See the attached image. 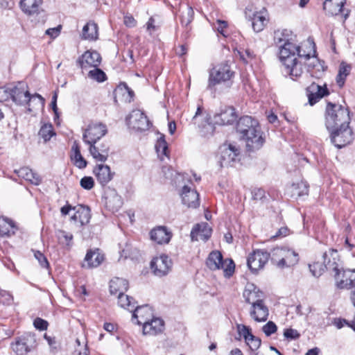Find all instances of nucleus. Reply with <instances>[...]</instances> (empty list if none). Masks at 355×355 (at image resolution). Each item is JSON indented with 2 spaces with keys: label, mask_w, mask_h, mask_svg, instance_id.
Masks as SVG:
<instances>
[{
  "label": "nucleus",
  "mask_w": 355,
  "mask_h": 355,
  "mask_svg": "<svg viewBox=\"0 0 355 355\" xmlns=\"http://www.w3.org/2000/svg\"><path fill=\"white\" fill-rule=\"evenodd\" d=\"M279 59L284 67V73L289 75L293 80H297L304 74V64L299 58H310L309 54H302L300 47L291 42L284 43L279 48Z\"/></svg>",
  "instance_id": "1"
},
{
  "label": "nucleus",
  "mask_w": 355,
  "mask_h": 355,
  "mask_svg": "<svg viewBox=\"0 0 355 355\" xmlns=\"http://www.w3.org/2000/svg\"><path fill=\"white\" fill-rule=\"evenodd\" d=\"M236 131L246 142L249 150L259 149L264 141L258 122L251 116H244L236 124Z\"/></svg>",
  "instance_id": "2"
},
{
  "label": "nucleus",
  "mask_w": 355,
  "mask_h": 355,
  "mask_svg": "<svg viewBox=\"0 0 355 355\" xmlns=\"http://www.w3.org/2000/svg\"><path fill=\"white\" fill-rule=\"evenodd\" d=\"M10 94L13 102L19 105H28L30 112L33 111L32 103L37 108L42 107L44 105V98L38 94L31 95L27 84L24 82H19L11 87Z\"/></svg>",
  "instance_id": "3"
},
{
  "label": "nucleus",
  "mask_w": 355,
  "mask_h": 355,
  "mask_svg": "<svg viewBox=\"0 0 355 355\" xmlns=\"http://www.w3.org/2000/svg\"><path fill=\"white\" fill-rule=\"evenodd\" d=\"M349 112L345 107L328 103L326 108L325 125L327 129L336 128L349 124Z\"/></svg>",
  "instance_id": "4"
},
{
  "label": "nucleus",
  "mask_w": 355,
  "mask_h": 355,
  "mask_svg": "<svg viewBox=\"0 0 355 355\" xmlns=\"http://www.w3.org/2000/svg\"><path fill=\"white\" fill-rule=\"evenodd\" d=\"M234 72L231 70L227 64H220L213 67L210 72L208 80V89H212L216 85L225 83L229 88L232 84V78Z\"/></svg>",
  "instance_id": "5"
},
{
  "label": "nucleus",
  "mask_w": 355,
  "mask_h": 355,
  "mask_svg": "<svg viewBox=\"0 0 355 355\" xmlns=\"http://www.w3.org/2000/svg\"><path fill=\"white\" fill-rule=\"evenodd\" d=\"M207 267L211 270L222 269L226 277H230L234 272L235 265L232 259H223L219 251L211 252L206 261Z\"/></svg>",
  "instance_id": "6"
},
{
  "label": "nucleus",
  "mask_w": 355,
  "mask_h": 355,
  "mask_svg": "<svg viewBox=\"0 0 355 355\" xmlns=\"http://www.w3.org/2000/svg\"><path fill=\"white\" fill-rule=\"evenodd\" d=\"M349 124L336 128L327 129L330 132L331 142L338 148H342L349 144L354 139V133Z\"/></svg>",
  "instance_id": "7"
},
{
  "label": "nucleus",
  "mask_w": 355,
  "mask_h": 355,
  "mask_svg": "<svg viewBox=\"0 0 355 355\" xmlns=\"http://www.w3.org/2000/svg\"><path fill=\"white\" fill-rule=\"evenodd\" d=\"M220 165L221 167H232L240 161V149L232 144H224L220 148Z\"/></svg>",
  "instance_id": "8"
},
{
  "label": "nucleus",
  "mask_w": 355,
  "mask_h": 355,
  "mask_svg": "<svg viewBox=\"0 0 355 355\" xmlns=\"http://www.w3.org/2000/svg\"><path fill=\"white\" fill-rule=\"evenodd\" d=\"M131 320L134 324L138 325L142 324L144 336H157L164 331V322L160 318H153L150 320L141 322L138 320L136 312H133Z\"/></svg>",
  "instance_id": "9"
},
{
  "label": "nucleus",
  "mask_w": 355,
  "mask_h": 355,
  "mask_svg": "<svg viewBox=\"0 0 355 355\" xmlns=\"http://www.w3.org/2000/svg\"><path fill=\"white\" fill-rule=\"evenodd\" d=\"M243 295L245 302L251 304L254 310L268 311L262 300L263 293L254 284H246Z\"/></svg>",
  "instance_id": "10"
},
{
  "label": "nucleus",
  "mask_w": 355,
  "mask_h": 355,
  "mask_svg": "<svg viewBox=\"0 0 355 355\" xmlns=\"http://www.w3.org/2000/svg\"><path fill=\"white\" fill-rule=\"evenodd\" d=\"M270 254L262 250H254L247 259V264L249 269L255 273L262 269L268 261Z\"/></svg>",
  "instance_id": "11"
},
{
  "label": "nucleus",
  "mask_w": 355,
  "mask_h": 355,
  "mask_svg": "<svg viewBox=\"0 0 355 355\" xmlns=\"http://www.w3.org/2000/svg\"><path fill=\"white\" fill-rule=\"evenodd\" d=\"M107 132L106 125L101 123L90 124L83 133V141L88 145L96 144Z\"/></svg>",
  "instance_id": "12"
},
{
  "label": "nucleus",
  "mask_w": 355,
  "mask_h": 355,
  "mask_svg": "<svg viewBox=\"0 0 355 355\" xmlns=\"http://www.w3.org/2000/svg\"><path fill=\"white\" fill-rule=\"evenodd\" d=\"M127 124L138 131H144L150 128V123L145 114L140 110H134L126 117Z\"/></svg>",
  "instance_id": "13"
},
{
  "label": "nucleus",
  "mask_w": 355,
  "mask_h": 355,
  "mask_svg": "<svg viewBox=\"0 0 355 355\" xmlns=\"http://www.w3.org/2000/svg\"><path fill=\"white\" fill-rule=\"evenodd\" d=\"M35 343V338L31 334H24L17 337L10 345L12 350L17 355H24L31 351L32 344Z\"/></svg>",
  "instance_id": "14"
},
{
  "label": "nucleus",
  "mask_w": 355,
  "mask_h": 355,
  "mask_svg": "<svg viewBox=\"0 0 355 355\" xmlns=\"http://www.w3.org/2000/svg\"><path fill=\"white\" fill-rule=\"evenodd\" d=\"M171 266V260L165 254L154 258L150 262V268L153 273L158 277H163L167 275Z\"/></svg>",
  "instance_id": "15"
},
{
  "label": "nucleus",
  "mask_w": 355,
  "mask_h": 355,
  "mask_svg": "<svg viewBox=\"0 0 355 355\" xmlns=\"http://www.w3.org/2000/svg\"><path fill=\"white\" fill-rule=\"evenodd\" d=\"M334 276L338 288L350 289L355 286V270H342Z\"/></svg>",
  "instance_id": "16"
},
{
  "label": "nucleus",
  "mask_w": 355,
  "mask_h": 355,
  "mask_svg": "<svg viewBox=\"0 0 355 355\" xmlns=\"http://www.w3.org/2000/svg\"><path fill=\"white\" fill-rule=\"evenodd\" d=\"M237 118L235 110L232 107H221L220 112L214 114V122L219 125H225L234 123Z\"/></svg>",
  "instance_id": "17"
},
{
  "label": "nucleus",
  "mask_w": 355,
  "mask_h": 355,
  "mask_svg": "<svg viewBox=\"0 0 355 355\" xmlns=\"http://www.w3.org/2000/svg\"><path fill=\"white\" fill-rule=\"evenodd\" d=\"M346 1L347 0H325L323 3V10L328 15L331 16H335L342 13L345 19H346L349 15L348 10L345 12V10L343 9Z\"/></svg>",
  "instance_id": "18"
},
{
  "label": "nucleus",
  "mask_w": 355,
  "mask_h": 355,
  "mask_svg": "<svg viewBox=\"0 0 355 355\" xmlns=\"http://www.w3.org/2000/svg\"><path fill=\"white\" fill-rule=\"evenodd\" d=\"M101 62V57L96 51H87L77 60V64L82 69L98 67Z\"/></svg>",
  "instance_id": "19"
},
{
  "label": "nucleus",
  "mask_w": 355,
  "mask_h": 355,
  "mask_svg": "<svg viewBox=\"0 0 355 355\" xmlns=\"http://www.w3.org/2000/svg\"><path fill=\"white\" fill-rule=\"evenodd\" d=\"M324 268L326 270L334 272V275L340 272V263L338 259V252L334 249H329L323 254Z\"/></svg>",
  "instance_id": "20"
},
{
  "label": "nucleus",
  "mask_w": 355,
  "mask_h": 355,
  "mask_svg": "<svg viewBox=\"0 0 355 355\" xmlns=\"http://www.w3.org/2000/svg\"><path fill=\"white\" fill-rule=\"evenodd\" d=\"M182 203L188 207L196 208L200 205L199 194L188 186H184L181 193Z\"/></svg>",
  "instance_id": "21"
},
{
  "label": "nucleus",
  "mask_w": 355,
  "mask_h": 355,
  "mask_svg": "<svg viewBox=\"0 0 355 355\" xmlns=\"http://www.w3.org/2000/svg\"><path fill=\"white\" fill-rule=\"evenodd\" d=\"M89 153L96 161L104 162L109 156L110 147L107 143L89 145Z\"/></svg>",
  "instance_id": "22"
},
{
  "label": "nucleus",
  "mask_w": 355,
  "mask_h": 355,
  "mask_svg": "<svg viewBox=\"0 0 355 355\" xmlns=\"http://www.w3.org/2000/svg\"><path fill=\"white\" fill-rule=\"evenodd\" d=\"M211 236V229L207 223L196 225L191 232V238L192 241L202 240L206 241Z\"/></svg>",
  "instance_id": "23"
},
{
  "label": "nucleus",
  "mask_w": 355,
  "mask_h": 355,
  "mask_svg": "<svg viewBox=\"0 0 355 355\" xmlns=\"http://www.w3.org/2000/svg\"><path fill=\"white\" fill-rule=\"evenodd\" d=\"M94 173L98 182L104 186L113 178L114 173H111L110 168L107 165L98 164L94 169Z\"/></svg>",
  "instance_id": "24"
},
{
  "label": "nucleus",
  "mask_w": 355,
  "mask_h": 355,
  "mask_svg": "<svg viewBox=\"0 0 355 355\" xmlns=\"http://www.w3.org/2000/svg\"><path fill=\"white\" fill-rule=\"evenodd\" d=\"M91 218L90 209L88 207L78 205L75 209V214L71 217V220L79 223L81 226L87 224Z\"/></svg>",
  "instance_id": "25"
},
{
  "label": "nucleus",
  "mask_w": 355,
  "mask_h": 355,
  "mask_svg": "<svg viewBox=\"0 0 355 355\" xmlns=\"http://www.w3.org/2000/svg\"><path fill=\"white\" fill-rule=\"evenodd\" d=\"M150 239L158 244L168 243L171 238V232L164 227H157L150 231Z\"/></svg>",
  "instance_id": "26"
},
{
  "label": "nucleus",
  "mask_w": 355,
  "mask_h": 355,
  "mask_svg": "<svg viewBox=\"0 0 355 355\" xmlns=\"http://www.w3.org/2000/svg\"><path fill=\"white\" fill-rule=\"evenodd\" d=\"M118 304L121 308L128 311H138L139 309L148 307L147 304L137 305V302L132 297L125 295L124 293L118 295Z\"/></svg>",
  "instance_id": "27"
},
{
  "label": "nucleus",
  "mask_w": 355,
  "mask_h": 355,
  "mask_svg": "<svg viewBox=\"0 0 355 355\" xmlns=\"http://www.w3.org/2000/svg\"><path fill=\"white\" fill-rule=\"evenodd\" d=\"M268 12L265 8L253 15L252 19V26L254 31L257 33L261 31L268 22Z\"/></svg>",
  "instance_id": "28"
},
{
  "label": "nucleus",
  "mask_w": 355,
  "mask_h": 355,
  "mask_svg": "<svg viewBox=\"0 0 355 355\" xmlns=\"http://www.w3.org/2000/svg\"><path fill=\"white\" fill-rule=\"evenodd\" d=\"M123 202L121 196L116 191H111L105 196V206L111 211H117L122 206Z\"/></svg>",
  "instance_id": "29"
},
{
  "label": "nucleus",
  "mask_w": 355,
  "mask_h": 355,
  "mask_svg": "<svg viewBox=\"0 0 355 355\" xmlns=\"http://www.w3.org/2000/svg\"><path fill=\"white\" fill-rule=\"evenodd\" d=\"M42 3V0H20L21 10L28 15L37 14Z\"/></svg>",
  "instance_id": "30"
},
{
  "label": "nucleus",
  "mask_w": 355,
  "mask_h": 355,
  "mask_svg": "<svg viewBox=\"0 0 355 355\" xmlns=\"http://www.w3.org/2000/svg\"><path fill=\"white\" fill-rule=\"evenodd\" d=\"M128 282L123 278L114 277L110 282V291L112 295H120L127 291Z\"/></svg>",
  "instance_id": "31"
},
{
  "label": "nucleus",
  "mask_w": 355,
  "mask_h": 355,
  "mask_svg": "<svg viewBox=\"0 0 355 355\" xmlns=\"http://www.w3.org/2000/svg\"><path fill=\"white\" fill-rule=\"evenodd\" d=\"M17 227L13 220L7 217H0V235L10 236L15 234Z\"/></svg>",
  "instance_id": "32"
},
{
  "label": "nucleus",
  "mask_w": 355,
  "mask_h": 355,
  "mask_svg": "<svg viewBox=\"0 0 355 355\" xmlns=\"http://www.w3.org/2000/svg\"><path fill=\"white\" fill-rule=\"evenodd\" d=\"M298 261V254L292 250L286 248L284 258L282 259H279L277 267L280 268L290 267L297 263Z\"/></svg>",
  "instance_id": "33"
},
{
  "label": "nucleus",
  "mask_w": 355,
  "mask_h": 355,
  "mask_svg": "<svg viewBox=\"0 0 355 355\" xmlns=\"http://www.w3.org/2000/svg\"><path fill=\"white\" fill-rule=\"evenodd\" d=\"M17 173L19 178H24L35 185H39L42 181L40 175L28 167L19 168L17 171Z\"/></svg>",
  "instance_id": "34"
},
{
  "label": "nucleus",
  "mask_w": 355,
  "mask_h": 355,
  "mask_svg": "<svg viewBox=\"0 0 355 355\" xmlns=\"http://www.w3.org/2000/svg\"><path fill=\"white\" fill-rule=\"evenodd\" d=\"M82 38L96 40L98 38V26L94 22H88L83 28Z\"/></svg>",
  "instance_id": "35"
},
{
  "label": "nucleus",
  "mask_w": 355,
  "mask_h": 355,
  "mask_svg": "<svg viewBox=\"0 0 355 355\" xmlns=\"http://www.w3.org/2000/svg\"><path fill=\"white\" fill-rule=\"evenodd\" d=\"M292 196L297 198L304 196H307L309 193V184L301 180L300 182H294L291 187Z\"/></svg>",
  "instance_id": "36"
},
{
  "label": "nucleus",
  "mask_w": 355,
  "mask_h": 355,
  "mask_svg": "<svg viewBox=\"0 0 355 355\" xmlns=\"http://www.w3.org/2000/svg\"><path fill=\"white\" fill-rule=\"evenodd\" d=\"M85 261L89 267H97L103 261V256L98 252V250L87 252Z\"/></svg>",
  "instance_id": "37"
},
{
  "label": "nucleus",
  "mask_w": 355,
  "mask_h": 355,
  "mask_svg": "<svg viewBox=\"0 0 355 355\" xmlns=\"http://www.w3.org/2000/svg\"><path fill=\"white\" fill-rule=\"evenodd\" d=\"M71 150L73 151L71 159L73 161L74 164L79 168H85L87 166V162L82 156L78 144L75 142L72 146Z\"/></svg>",
  "instance_id": "38"
},
{
  "label": "nucleus",
  "mask_w": 355,
  "mask_h": 355,
  "mask_svg": "<svg viewBox=\"0 0 355 355\" xmlns=\"http://www.w3.org/2000/svg\"><path fill=\"white\" fill-rule=\"evenodd\" d=\"M290 36V33L287 30H278L275 31L274 33V41L275 44L278 48H279L280 46H283L284 43L291 42Z\"/></svg>",
  "instance_id": "39"
},
{
  "label": "nucleus",
  "mask_w": 355,
  "mask_h": 355,
  "mask_svg": "<svg viewBox=\"0 0 355 355\" xmlns=\"http://www.w3.org/2000/svg\"><path fill=\"white\" fill-rule=\"evenodd\" d=\"M39 136L44 139V142H46L51 139V138L55 135L53 125L51 123H44L40 128Z\"/></svg>",
  "instance_id": "40"
},
{
  "label": "nucleus",
  "mask_w": 355,
  "mask_h": 355,
  "mask_svg": "<svg viewBox=\"0 0 355 355\" xmlns=\"http://www.w3.org/2000/svg\"><path fill=\"white\" fill-rule=\"evenodd\" d=\"M155 149L159 156L168 157V145L164 135H162L157 140Z\"/></svg>",
  "instance_id": "41"
},
{
  "label": "nucleus",
  "mask_w": 355,
  "mask_h": 355,
  "mask_svg": "<svg viewBox=\"0 0 355 355\" xmlns=\"http://www.w3.org/2000/svg\"><path fill=\"white\" fill-rule=\"evenodd\" d=\"M56 236L60 244L65 245L69 248L71 246L73 235L71 233L64 230H58L56 232Z\"/></svg>",
  "instance_id": "42"
},
{
  "label": "nucleus",
  "mask_w": 355,
  "mask_h": 355,
  "mask_svg": "<svg viewBox=\"0 0 355 355\" xmlns=\"http://www.w3.org/2000/svg\"><path fill=\"white\" fill-rule=\"evenodd\" d=\"M193 10L190 6H187L186 8L182 10L180 21L182 26H187L193 19Z\"/></svg>",
  "instance_id": "43"
},
{
  "label": "nucleus",
  "mask_w": 355,
  "mask_h": 355,
  "mask_svg": "<svg viewBox=\"0 0 355 355\" xmlns=\"http://www.w3.org/2000/svg\"><path fill=\"white\" fill-rule=\"evenodd\" d=\"M88 76L98 82H103L106 79V75L101 69L96 67L88 73Z\"/></svg>",
  "instance_id": "44"
},
{
  "label": "nucleus",
  "mask_w": 355,
  "mask_h": 355,
  "mask_svg": "<svg viewBox=\"0 0 355 355\" xmlns=\"http://www.w3.org/2000/svg\"><path fill=\"white\" fill-rule=\"evenodd\" d=\"M309 266L310 271L314 277H318L321 276L325 270L324 261L322 262L316 261L313 264H309Z\"/></svg>",
  "instance_id": "45"
},
{
  "label": "nucleus",
  "mask_w": 355,
  "mask_h": 355,
  "mask_svg": "<svg viewBox=\"0 0 355 355\" xmlns=\"http://www.w3.org/2000/svg\"><path fill=\"white\" fill-rule=\"evenodd\" d=\"M284 248H276L272 250V253L270 254L271 261L277 266L279 259H282L284 258V254H285Z\"/></svg>",
  "instance_id": "46"
},
{
  "label": "nucleus",
  "mask_w": 355,
  "mask_h": 355,
  "mask_svg": "<svg viewBox=\"0 0 355 355\" xmlns=\"http://www.w3.org/2000/svg\"><path fill=\"white\" fill-rule=\"evenodd\" d=\"M329 95V91L327 88V86L324 85V92H317L313 93V95L307 94L309 98V103L311 105L315 104L318 102L322 97Z\"/></svg>",
  "instance_id": "47"
},
{
  "label": "nucleus",
  "mask_w": 355,
  "mask_h": 355,
  "mask_svg": "<svg viewBox=\"0 0 355 355\" xmlns=\"http://www.w3.org/2000/svg\"><path fill=\"white\" fill-rule=\"evenodd\" d=\"M331 324L335 325L338 329L347 325L355 331V322H349L345 319L336 318L333 319Z\"/></svg>",
  "instance_id": "48"
},
{
  "label": "nucleus",
  "mask_w": 355,
  "mask_h": 355,
  "mask_svg": "<svg viewBox=\"0 0 355 355\" xmlns=\"http://www.w3.org/2000/svg\"><path fill=\"white\" fill-rule=\"evenodd\" d=\"M34 257L38 261L41 267L44 268L49 267V263L43 253L37 250L34 251Z\"/></svg>",
  "instance_id": "49"
},
{
  "label": "nucleus",
  "mask_w": 355,
  "mask_h": 355,
  "mask_svg": "<svg viewBox=\"0 0 355 355\" xmlns=\"http://www.w3.org/2000/svg\"><path fill=\"white\" fill-rule=\"evenodd\" d=\"M245 343L251 350L255 351L260 347L261 341L260 338L252 335L248 340H245Z\"/></svg>",
  "instance_id": "50"
},
{
  "label": "nucleus",
  "mask_w": 355,
  "mask_h": 355,
  "mask_svg": "<svg viewBox=\"0 0 355 355\" xmlns=\"http://www.w3.org/2000/svg\"><path fill=\"white\" fill-rule=\"evenodd\" d=\"M80 184L83 189L90 190L94 186V181L92 177L85 176L80 180Z\"/></svg>",
  "instance_id": "51"
},
{
  "label": "nucleus",
  "mask_w": 355,
  "mask_h": 355,
  "mask_svg": "<svg viewBox=\"0 0 355 355\" xmlns=\"http://www.w3.org/2000/svg\"><path fill=\"white\" fill-rule=\"evenodd\" d=\"M237 330L239 335L245 338V340H248L252 336L250 329L244 324H238Z\"/></svg>",
  "instance_id": "52"
},
{
  "label": "nucleus",
  "mask_w": 355,
  "mask_h": 355,
  "mask_svg": "<svg viewBox=\"0 0 355 355\" xmlns=\"http://www.w3.org/2000/svg\"><path fill=\"white\" fill-rule=\"evenodd\" d=\"M262 329L264 334L269 336L277 331V327L273 322L269 321L263 327Z\"/></svg>",
  "instance_id": "53"
},
{
  "label": "nucleus",
  "mask_w": 355,
  "mask_h": 355,
  "mask_svg": "<svg viewBox=\"0 0 355 355\" xmlns=\"http://www.w3.org/2000/svg\"><path fill=\"white\" fill-rule=\"evenodd\" d=\"M324 85L321 86L318 84H316L315 83H311L307 88H306V94L313 95V93L317 92H324Z\"/></svg>",
  "instance_id": "54"
},
{
  "label": "nucleus",
  "mask_w": 355,
  "mask_h": 355,
  "mask_svg": "<svg viewBox=\"0 0 355 355\" xmlns=\"http://www.w3.org/2000/svg\"><path fill=\"white\" fill-rule=\"evenodd\" d=\"M251 318L257 322H264L268 318V312H250Z\"/></svg>",
  "instance_id": "55"
},
{
  "label": "nucleus",
  "mask_w": 355,
  "mask_h": 355,
  "mask_svg": "<svg viewBox=\"0 0 355 355\" xmlns=\"http://www.w3.org/2000/svg\"><path fill=\"white\" fill-rule=\"evenodd\" d=\"M44 338L47 341V343L50 347L51 352H53V353L56 352L58 350V345H57V342L55 340V337H51L50 336H48L46 334H45L44 336Z\"/></svg>",
  "instance_id": "56"
},
{
  "label": "nucleus",
  "mask_w": 355,
  "mask_h": 355,
  "mask_svg": "<svg viewBox=\"0 0 355 355\" xmlns=\"http://www.w3.org/2000/svg\"><path fill=\"white\" fill-rule=\"evenodd\" d=\"M11 87H0V102L7 101L11 98Z\"/></svg>",
  "instance_id": "57"
},
{
  "label": "nucleus",
  "mask_w": 355,
  "mask_h": 355,
  "mask_svg": "<svg viewBox=\"0 0 355 355\" xmlns=\"http://www.w3.org/2000/svg\"><path fill=\"white\" fill-rule=\"evenodd\" d=\"M33 324H34V327L37 329H39L41 331L46 329L47 327H48L47 321H46L40 318H37L36 319H35V320L33 322Z\"/></svg>",
  "instance_id": "58"
},
{
  "label": "nucleus",
  "mask_w": 355,
  "mask_h": 355,
  "mask_svg": "<svg viewBox=\"0 0 355 355\" xmlns=\"http://www.w3.org/2000/svg\"><path fill=\"white\" fill-rule=\"evenodd\" d=\"M252 193L253 199L256 200H262L266 198V192L261 188L254 189Z\"/></svg>",
  "instance_id": "59"
},
{
  "label": "nucleus",
  "mask_w": 355,
  "mask_h": 355,
  "mask_svg": "<svg viewBox=\"0 0 355 355\" xmlns=\"http://www.w3.org/2000/svg\"><path fill=\"white\" fill-rule=\"evenodd\" d=\"M284 336L288 339H297L300 337V334L293 329H286L284 331Z\"/></svg>",
  "instance_id": "60"
},
{
  "label": "nucleus",
  "mask_w": 355,
  "mask_h": 355,
  "mask_svg": "<svg viewBox=\"0 0 355 355\" xmlns=\"http://www.w3.org/2000/svg\"><path fill=\"white\" fill-rule=\"evenodd\" d=\"M117 92H125L128 93L130 100L134 96V92L125 83H121L116 88Z\"/></svg>",
  "instance_id": "61"
},
{
  "label": "nucleus",
  "mask_w": 355,
  "mask_h": 355,
  "mask_svg": "<svg viewBox=\"0 0 355 355\" xmlns=\"http://www.w3.org/2000/svg\"><path fill=\"white\" fill-rule=\"evenodd\" d=\"M241 59L245 63L248 62V59H251L254 57L253 52L250 49H246L244 51L239 52Z\"/></svg>",
  "instance_id": "62"
},
{
  "label": "nucleus",
  "mask_w": 355,
  "mask_h": 355,
  "mask_svg": "<svg viewBox=\"0 0 355 355\" xmlns=\"http://www.w3.org/2000/svg\"><path fill=\"white\" fill-rule=\"evenodd\" d=\"M75 294L77 297L82 300H85V296L89 295V293L85 286H81L77 288L75 291Z\"/></svg>",
  "instance_id": "63"
},
{
  "label": "nucleus",
  "mask_w": 355,
  "mask_h": 355,
  "mask_svg": "<svg viewBox=\"0 0 355 355\" xmlns=\"http://www.w3.org/2000/svg\"><path fill=\"white\" fill-rule=\"evenodd\" d=\"M61 26L55 28H49L46 31V34L50 35L51 37H56L60 33Z\"/></svg>",
  "instance_id": "64"
}]
</instances>
